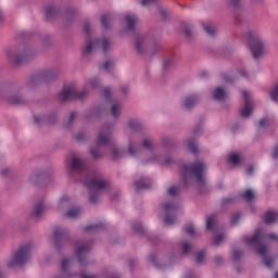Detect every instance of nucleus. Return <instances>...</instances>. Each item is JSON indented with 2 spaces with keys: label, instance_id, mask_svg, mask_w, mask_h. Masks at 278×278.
<instances>
[{
  "label": "nucleus",
  "instance_id": "2eb2a0df",
  "mask_svg": "<svg viewBox=\"0 0 278 278\" xmlns=\"http://www.w3.org/2000/svg\"><path fill=\"white\" fill-rule=\"evenodd\" d=\"M8 55H9V59L12 61V62H14V64H17V65H20V64H23V63H25V62H27V60H29V52H27V51H25V52H23L21 55H18V56H14V55H12V53H8Z\"/></svg>",
  "mask_w": 278,
  "mask_h": 278
},
{
  "label": "nucleus",
  "instance_id": "f3484780",
  "mask_svg": "<svg viewBox=\"0 0 278 278\" xmlns=\"http://www.w3.org/2000/svg\"><path fill=\"white\" fill-rule=\"evenodd\" d=\"M198 103H199V97H197V94L188 96L185 99V108L187 110H192V108H194V105H197Z\"/></svg>",
  "mask_w": 278,
  "mask_h": 278
},
{
  "label": "nucleus",
  "instance_id": "c03bdc74",
  "mask_svg": "<svg viewBox=\"0 0 278 278\" xmlns=\"http://www.w3.org/2000/svg\"><path fill=\"white\" fill-rule=\"evenodd\" d=\"M142 147H143L144 149H149V150L153 149V144L151 143V140H149V139H144V140H143Z\"/></svg>",
  "mask_w": 278,
  "mask_h": 278
},
{
  "label": "nucleus",
  "instance_id": "69168bd1",
  "mask_svg": "<svg viewBox=\"0 0 278 278\" xmlns=\"http://www.w3.org/2000/svg\"><path fill=\"white\" fill-rule=\"evenodd\" d=\"M268 238H269V240H278V237L275 233H269Z\"/></svg>",
  "mask_w": 278,
  "mask_h": 278
},
{
  "label": "nucleus",
  "instance_id": "3c124183",
  "mask_svg": "<svg viewBox=\"0 0 278 278\" xmlns=\"http://www.w3.org/2000/svg\"><path fill=\"white\" fill-rule=\"evenodd\" d=\"M112 155H114L115 157H121V155H123V151H121L116 148H113Z\"/></svg>",
  "mask_w": 278,
  "mask_h": 278
},
{
  "label": "nucleus",
  "instance_id": "ddd939ff",
  "mask_svg": "<svg viewBox=\"0 0 278 278\" xmlns=\"http://www.w3.org/2000/svg\"><path fill=\"white\" fill-rule=\"evenodd\" d=\"M91 245L90 243L81 244L76 250V255L78 257L79 264H86V257H88V253H90Z\"/></svg>",
  "mask_w": 278,
  "mask_h": 278
},
{
  "label": "nucleus",
  "instance_id": "7c9ffc66",
  "mask_svg": "<svg viewBox=\"0 0 278 278\" xmlns=\"http://www.w3.org/2000/svg\"><path fill=\"white\" fill-rule=\"evenodd\" d=\"M188 148H189V151H191V153H194V154H197L199 151V148L197 147V141H194V139H189Z\"/></svg>",
  "mask_w": 278,
  "mask_h": 278
},
{
  "label": "nucleus",
  "instance_id": "e2e57ef3",
  "mask_svg": "<svg viewBox=\"0 0 278 278\" xmlns=\"http://www.w3.org/2000/svg\"><path fill=\"white\" fill-rule=\"evenodd\" d=\"M75 116H77V113H72L70 115V125H72L73 121H75Z\"/></svg>",
  "mask_w": 278,
  "mask_h": 278
},
{
  "label": "nucleus",
  "instance_id": "6e6d98bb",
  "mask_svg": "<svg viewBox=\"0 0 278 278\" xmlns=\"http://www.w3.org/2000/svg\"><path fill=\"white\" fill-rule=\"evenodd\" d=\"M84 29L87 36H90V34H92V31L90 30V24H85Z\"/></svg>",
  "mask_w": 278,
  "mask_h": 278
},
{
  "label": "nucleus",
  "instance_id": "680f3d73",
  "mask_svg": "<svg viewBox=\"0 0 278 278\" xmlns=\"http://www.w3.org/2000/svg\"><path fill=\"white\" fill-rule=\"evenodd\" d=\"M84 138H86V135H84L81 132L76 136V140H78V142H81V140H84Z\"/></svg>",
  "mask_w": 278,
  "mask_h": 278
},
{
  "label": "nucleus",
  "instance_id": "c85d7f7f",
  "mask_svg": "<svg viewBox=\"0 0 278 278\" xmlns=\"http://www.w3.org/2000/svg\"><path fill=\"white\" fill-rule=\"evenodd\" d=\"M103 223L91 224L85 227V231H97V229H103Z\"/></svg>",
  "mask_w": 278,
  "mask_h": 278
},
{
  "label": "nucleus",
  "instance_id": "1a4fd4ad",
  "mask_svg": "<svg viewBox=\"0 0 278 278\" xmlns=\"http://www.w3.org/2000/svg\"><path fill=\"white\" fill-rule=\"evenodd\" d=\"M177 204H175V202H167L164 204V210H165V218H164V223L165 225H175V223L177 222V218H175V216H173L174 212H177Z\"/></svg>",
  "mask_w": 278,
  "mask_h": 278
},
{
  "label": "nucleus",
  "instance_id": "4d7b16f0",
  "mask_svg": "<svg viewBox=\"0 0 278 278\" xmlns=\"http://www.w3.org/2000/svg\"><path fill=\"white\" fill-rule=\"evenodd\" d=\"M233 198H226L223 200V205H229V203H233Z\"/></svg>",
  "mask_w": 278,
  "mask_h": 278
},
{
  "label": "nucleus",
  "instance_id": "f257e3e1",
  "mask_svg": "<svg viewBox=\"0 0 278 278\" xmlns=\"http://www.w3.org/2000/svg\"><path fill=\"white\" fill-rule=\"evenodd\" d=\"M70 175L71 177H75V175H78L76 181H83L86 188H88L90 194V203H97V201H99V197H101V192L110 187V182L103 180V178H101L99 174L90 173V169L88 168L86 162H83L77 156H74L72 159Z\"/></svg>",
  "mask_w": 278,
  "mask_h": 278
},
{
  "label": "nucleus",
  "instance_id": "9b49d317",
  "mask_svg": "<svg viewBox=\"0 0 278 278\" xmlns=\"http://www.w3.org/2000/svg\"><path fill=\"white\" fill-rule=\"evenodd\" d=\"M244 106L241 109L240 114L242 118H249L253 113V101L251 100V93L243 91Z\"/></svg>",
  "mask_w": 278,
  "mask_h": 278
},
{
  "label": "nucleus",
  "instance_id": "bf43d9fd",
  "mask_svg": "<svg viewBox=\"0 0 278 278\" xmlns=\"http://www.w3.org/2000/svg\"><path fill=\"white\" fill-rule=\"evenodd\" d=\"M64 203H68V197L64 195L60 199L59 205H64Z\"/></svg>",
  "mask_w": 278,
  "mask_h": 278
},
{
  "label": "nucleus",
  "instance_id": "5fc2aeb1",
  "mask_svg": "<svg viewBox=\"0 0 278 278\" xmlns=\"http://www.w3.org/2000/svg\"><path fill=\"white\" fill-rule=\"evenodd\" d=\"M90 85L92 86V88H98L99 87V79L92 78L90 80Z\"/></svg>",
  "mask_w": 278,
  "mask_h": 278
},
{
  "label": "nucleus",
  "instance_id": "a18cd8bd",
  "mask_svg": "<svg viewBox=\"0 0 278 278\" xmlns=\"http://www.w3.org/2000/svg\"><path fill=\"white\" fill-rule=\"evenodd\" d=\"M34 121H35L36 125H42V123H47V118L38 117L36 115H34Z\"/></svg>",
  "mask_w": 278,
  "mask_h": 278
},
{
  "label": "nucleus",
  "instance_id": "7ed1b4c3",
  "mask_svg": "<svg viewBox=\"0 0 278 278\" xmlns=\"http://www.w3.org/2000/svg\"><path fill=\"white\" fill-rule=\"evenodd\" d=\"M244 243L249 244L250 247H260L257 249L258 255H261L264 258L265 266L267 268H273V258L266 256L268 250L264 245V237H262V230H256L255 233L250 238L247 237L244 239Z\"/></svg>",
  "mask_w": 278,
  "mask_h": 278
},
{
  "label": "nucleus",
  "instance_id": "58836bf2",
  "mask_svg": "<svg viewBox=\"0 0 278 278\" xmlns=\"http://www.w3.org/2000/svg\"><path fill=\"white\" fill-rule=\"evenodd\" d=\"M241 216H242V214H240V213L232 214V216L230 218L231 225H236L238 223V220H240Z\"/></svg>",
  "mask_w": 278,
  "mask_h": 278
},
{
  "label": "nucleus",
  "instance_id": "ea45409f",
  "mask_svg": "<svg viewBox=\"0 0 278 278\" xmlns=\"http://www.w3.org/2000/svg\"><path fill=\"white\" fill-rule=\"evenodd\" d=\"M225 236L223 235H217L213 238V244H215L216 247H218V244H220V242H223Z\"/></svg>",
  "mask_w": 278,
  "mask_h": 278
},
{
  "label": "nucleus",
  "instance_id": "052dcab7",
  "mask_svg": "<svg viewBox=\"0 0 278 278\" xmlns=\"http://www.w3.org/2000/svg\"><path fill=\"white\" fill-rule=\"evenodd\" d=\"M232 3L233 8H240V0H230Z\"/></svg>",
  "mask_w": 278,
  "mask_h": 278
},
{
  "label": "nucleus",
  "instance_id": "4be33fe9",
  "mask_svg": "<svg viewBox=\"0 0 278 278\" xmlns=\"http://www.w3.org/2000/svg\"><path fill=\"white\" fill-rule=\"evenodd\" d=\"M128 127L132 131H140L142 129V124L138 119H130L128 123Z\"/></svg>",
  "mask_w": 278,
  "mask_h": 278
},
{
  "label": "nucleus",
  "instance_id": "2f4dec72",
  "mask_svg": "<svg viewBox=\"0 0 278 278\" xmlns=\"http://www.w3.org/2000/svg\"><path fill=\"white\" fill-rule=\"evenodd\" d=\"M214 223H216V216L212 215L211 217H207L206 219V229L210 231L214 230Z\"/></svg>",
  "mask_w": 278,
  "mask_h": 278
},
{
  "label": "nucleus",
  "instance_id": "f8f14e48",
  "mask_svg": "<svg viewBox=\"0 0 278 278\" xmlns=\"http://www.w3.org/2000/svg\"><path fill=\"white\" fill-rule=\"evenodd\" d=\"M53 238L55 249H60L61 244H64L66 238H68V230L58 227L54 229Z\"/></svg>",
  "mask_w": 278,
  "mask_h": 278
},
{
  "label": "nucleus",
  "instance_id": "f03ea898",
  "mask_svg": "<svg viewBox=\"0 0 278 278\" xmlns=\"http://www.w3.org/2000/svg\"><path fill=\"white\" fill-rule=\"evenodd\" d=\"M182 179L185 186H188L192 181V175L195 177L198 184H203V173H205V164L197 162L194 164L182 165Z\"/></svg>",
  "mask_w": 278,
  "mask_h": 278
},
{
  "label": "nucleus",
  "instance_id": "6e6552de",
  "mask_svg": "<svg viewBox=\"0 0 278 278\" xmlns=\"http://www.w3.org/2000/svg\"><path fill=\"white\" fill-rule=\"evenodd\" d=\"M112 142V126L106 124L102 126V129L98 136V147H103Z\"/></svg>",
  "mask_w": 278,
  "mask_h": 278
},
{
  "label": "nucleus",
  "instance_id": "72a5a7b5",
  "mask_svg": "<svg viewBox=\"0 0 278 278\" xmlns=\"http://www.w3.org/2000/svg\"><path fill=\"white\" fill-rule=\"evenodd\" d=\"M228 161L233 164V166H238L240 164V157L238 154H230Z\"/></svg>",
  "mask_w": 278,
  "mask_h": 278
},
{
  "label": "nucleus",
  "instance_id": "774afa93",
  "mask_svg": "<svg viewBox=\"0 0 278 278\" xmlns=\"http://www.w3.org/2000/svg\"><path fill=\"white\" fill-rule=\"evenodd\" d=\"M81 278H99V277L92 276V275H83Z\"/></svg>",
  "mask_w": 278,
  "mask_h": 278
},
{
  "label": "nucleus",
  "instance_id": "c756f323",
  "mask_svg": "<svg viewBox=\"0 0 278 278\" xmlns=\"http://www.w3.org/2000/svg\"><path fill=\"white\" fill-rule=\"evenodd\" d=\"M58 14V10L54 7H47L46 8V18H52Z\"/></svg>",
  "mask_w": 278,
  "mask_h": 278
},
{
  "label": "nucleus",
  "instance_id": "de8ad7c7",
  "mask_svg": "<svg viewBox=\"0 0 278 278\" xmlns=\"http://www.w3.org/2000/svg\"><path fill=\"white\" fill-rule=\"evenodd\" d=\"M204 257H205V253L204 252H199L198 255H197L195 262L198 264H201V262H203Z\"/></svg>",
  "mask_w": 278,
  "mask_h": 278
},
{
  "label": "nucleus",
  "instance_id": "e433bc0d",
  "mask_svg": "<svg viewBox=\"0 0 278 278\" xmlns=\"http://www.w3.org/2000/svg\"><path fill=\"white\" fill-rule=\"evenodd\" d=\"M270 98L274 101H278V84L273 88L270 92Z\"/></svg>",
  "mask_w": 278,
  "mask_h": 278
},
{
  "label": "nucleus",
  "instance_id": "423d86ee",
  "mask_svg": "<svg viewBox=\"0 0 278 278\" xmlns=\"http://www.w3.org/2000/svg\"><path fill=\"white\" fill-rule=\"evenodd\" d=\"M86 94H88V91L86 89L81 92H78L77 87H75V85H71L70 87L63 88L60 93V98L62 101H73L75 99H79V101H83Z\"/></svg>",
  "mask_w": 278,
  "mask_h": 278
},
{
  "label": "nucleus",
  "instance_id": "39448f33",
  "mask_svg": "<svg viewBox=\"0 0 278 278\" xmlns=\"http://www.w3.org/2000/svg\"><path fill=\"white\" fill-rule=\"evenodd\" d=\"M31 257V243H26L22 245L14 255V258L8 263L9 268H14V266H23L29 262Z\"/></svg>",
  "mask_w": 278,
  "mask_h": 278
},
{
  "label": "nucleus",
  "instance_id": "603ef678",
  "mask_svg": "<svg viewBox=\"0 0 278 278\" xmlns=\"http://www.w3.org/2000/svg\"><path fill=\"white\" fill-rule=\"evenodd\" d=\"M155 3V0H142L141 5L147 7V5H153Z\"/></svg>",
  "mask_w": 278,
  "mask_h": 278
},
{
  "label": "nucleus",
  "instance_id": "0e129e2a",
  "mask_svg": "<svg viewBox=\"0 0 278 278\" xmlns=\"http://www.w3.org/2000/svg\"><path fill=\"white\" fill-rule=\"evenodd\" d=\"M170 64H173V60L165 61L164 68H168V66H170Z\"/></svg>",
  "mask_w": 278,
  "mask_h": 278
},
{
  "label": "nucleus",
  "instance_id": "a19ab883",
  "mask_svg": "<svg viewBox=\"0 0 278 278\" xmlns=\"http://www.w3.org/2000/svg\"><path fill=\"white\" fill-rule=\"evenodd\" d=\"M185 231L189 236H194V225L189 224L188 226L185 227Z\"/></svg>",
  "mask_w": 278,
  "mask_h": 278
},
{
  "label": "nucleus",
  "instance_id": "37998d69",
  "mask_svg": "<svg viewBox=\"0 0 278 278\" xmlns=\"http://www.w3.org/2000/svg\"><path fill=\"white\" fill-rule=\"evenodd\" d=\"M134 231H136L137 233H144V228H142L141 224H137L132 226Z\"/></svg>",
  "mask_w": 278,
  "mask_h": 278
},
{
  "label": "nucleus",
  "instance_id": "b1692460",
  "mask_svg": "<svg viewBox=\"0 0 278 278\" xmlns=\"http://www.w3.org/2000/svg\"><path fill=\"white\" fill-rule=\"evenodd\" d=\"M101 23H102L104 29H109L110 24L112 23V15L110 13H106V14L102 15L101 16Z\"/></svg>",
  "mask_w": 278,
  "mask_h": 278
},
{
  "label": "nucleus",
  "instance_id": "aec40b11",
  "mask_svg": "<svg viewBox=\"0 0 278 278\" xmlns=\"http://www.w3.org/2000/svg\"><path fill=\"white\" fill-rule=\"evenodd\" d=\"M135 186L137 191L147 190V188H151V180L149 178L140 179L135 184Z\"/></svg>",
  "mask_w": 278,
  "mask_h": 278
},
{
  "label": "nucleus",
  "instance_id": "c9c22d12",
  "mask_svg": "<svg viewBox=\"0 0 278 278\" xmlns=\"http://www.w3.org/2000/svg\"><path fill=\"white\" fill-rule=\"evenodd\" d=\"M103 68L106 71V73H110L114 68V61H106Z\"/></svg>",
  "mask_w": 278,
  "mask_h": 278
},
{
  "label": "nucleus",
  "instance_id": "20e7f679",
  "mask_svg": "<svg viewBox=\"0 0 278 278\" xmlns=\"http://www.w3.org/2000/svg\"><path fill=\"white\" fill-rule=\"evenodd\" d=\"M245 38L248 40V47L251 50V53L254 58V60H257L264 53V41H262V38L257 33L248 31L245 35Z\"/></svg>",
  "mask_w": 278,
  "mask_h": 278
},
{
  "label": "nucleus",
  "instance_id": "4c0bfd02",
  "mask_svg": "<svg viewBox=\"0 0 278 278\" xmlns=\"http://www.w3.org/2000/svg\"><path fill=\"white\" fill-rule=\"evenodd\" d=\"M204 31H206L208 36H214V34H216V28H214V26L205 25Z\"/></svg>",
  "mask_w": 278,
  "mask_h": 278
},
{
  "label": "nucleus",
  "instance_id": "13d9d810",
  "mask_svg": "<svg viewBox=\"0 0 278 278\" xmlns=\"http://www.w3.org/2000/svg\"><path fill=\"white\" fill-rule=\"evenodd\" d=\"M260 127H266L268 125V118H263L258 122Z\"/></svg>",
  "mask_w": 278,
  "mask_h": 278
},
{
  "label": "nucleus",
  "instance_id": "79ce46f5",
  "mask_svg": "<svg viewBox=\"0 0 278 278\" xmlns=\"http://www.w3.org/2000/svg\"><path fill=\"white\" fill-rule=\"evenodd\" d=\"M177 192H179V187H177V186H172L168 189V194H170V197H175V194H177Z\"/></svg>",
  "mask_w": 278,
  "mask_h": 278
},
{
  "label": "nucleus",
  "instance_id": "a878e982",
  "mask_svg": "<svg viewBox=\"0 0 278 278\" xmlns=\"http://www.w3.org/2000/svg\"><path fill=\"white\" fill-rule=\"evenodd\" d=\"M144 37H137L136 39V49L139 53H144Z\"/></svg>",
  "mask_w": 278,
  "mask_h": 278
},
{
  "label": "nucleus",
  "instance_id": "4468645a",
  "mask_svg": "<svg viewBox=\"0 0 278 278\" xmlns=\"http://www.w3.org/2000/svg\"><path fill=\"white\" fill-rule=\"evenodd\" d=\"M51 79H55V72L49 71L45 74H38L33 77V81H51Z\"/></svg>",
  "mask_w": 278,
  "mask_h": 278
},
{
  "label": "nucleus",
  "instance_id": "0eeeda50",
  "mask_svg": "<svg viewBox=\"0 0 278 278\" xmlns=\"http://www.w3.org/2000/svg\"><path fill=\"white\" fill-rule=\"evenodd\" d=\"M100 45H102V50L104 51V53H108V51L110 49V40H108V38H104L102 40L94 39V40L89 41V43L87 45V47L84 50V53H92V51H97V49H99Z\"/></svg>",
  "mask_w": 278,
  "mask_h": 278
},
{
  "label": "nucleus",
  "instance_id": "473e14b6",
  "mask_svg": "<svg viewBox=\"0 0 278 278\" xmlns=\"http://www.w3.org/2000/svg\"><path fill=\"white\" fill-rule=\"evenodd\" d=\"M241 197L244 201H253L255 194L253 193V190L248 189Z\"/></svg>",
  "mask_w": 278,
  "mask_h": 278
},
{
  "label": "nucleus",
  "instance_id": "5701e85b",
  "mask_svg": "<svg viewBox=\"0 0 278 278\" xmlns=\"http://www.w3.org/2000/svg\"><path fill=\"white\" fill-rule=\"evenodd\" d=\"M81 214V208L80 207H72L68 210L67 214H65V216H67V218H77V216H79Z\"/></svg>",
  "mask_w": 278,
  "mask_h": 278
},
{
  "label": "nucleus",
  "instance_id": "338daca9",
  "mask_svg": "<svg viewBox=\"0 0 278 278\" xmlns=\"http://www.w3.org/2000/svg\"><path fill=\"white\" fill-rule=\"evenodd\" d=\"M185 34H186L187 37L192 36V31L190 30V28H186Z\"/></svg>",
  "mask_w": 278,
  "mask_h": 278
},
{
  "label": "nucleus",
  "instance_id": "cd10ccee",
  "mask_svg": "<svg viewBox=\"0 0 278 278\" xmlns=\"http://www.w3.org/2000/svg\"><path fill=\"white\" fill-rule=\"evenodd\" d=\"M128 151L130 155H138L140 153V147L132 143V141H129Z\"/></svg>",
  "mask_w": 278,
  "mask_h": 278
},
{
  "label": "nucleus",
  "instance_id": "f704fd0d",
  "mask_svg": "<svg viewBox=\"0 0 278 278\" xmlns=\"http://www.w3.org/2000/svg\"><path fill=\"white\" fill-rule=\"evenodd\" d=\"M68 266H71V258H65L61 262V268L63 273H66L68 270Z\"/></svg>",
  "mask_w": 278,
  "mask_h": 278
},
{
  "label": "nucleus",
  "instance_id": "dca6fc26",
  "mask_svg": "<svg viewBox=\"0 0 278 278\" xmlns=\"http://www.w3.org/2000/svg\"><path fill=\"white\" fill-rule=\"evenodd\" d=\"M278 213L275 211H267L264 215V223L266 225H273V223H277Z\"/></svg>",
  "mask_w": 278,
  "mask_h": 278
},
{
  "label": "nucleus",
  "instance_id": "6ab92c4d",
  "mask_svg": "<svg viewBox=\"0 0 278 278\" xmlns=\"http://www.w3.org/2000/svg\"><path fill=\"white\" fill-rule=\"evenodd\" d=\"M45 210H47L45 202L38 203L33 211V216H35V218H40V216L45 214Z\"/></svg>",
  "mask_w": 278,
  "mask_h": 278
},
{
  "label": "nucleus",
  "instance_id": "864d4df0",
  "mask_svg": "<svg viewBox=\"0 0 278 278\" xmlns=\"http://www.w3.org/2000/svg\"><path fill=\"white\" fill-rule=\"evenodd\" d=\"M182 249H184V253L188 254V252L190 251V243L189 242H185L182 244Z\"/></svg>",
  "mask_w": 278,
  "mask_h": 278
},
{
  "label": "nucleus",
  "instance_id": "bb28decb",
  "mask_svg": "<svg viewBox=\"0 0 278 278\" xmlns=\"http://www.w3.org/2000/svg\"><path fill=\"white\" fill-rule=\"evenodd\" d=\"M46 177H47V174L40 173L37 175H33L30 177V181H33V184H40V181H45Z\"/></svg>",
  "mask_w": 278,
  "mask_h": 278
},
{
  "label": "nucleus",
  "instance_id": "9d476101",
  "mask_svg": "<svg viewBox=\"0 0 278 278\" xmlns=\"http://www.w3.org/2000/svg\"><path fill=\"white\" fill-rule=\"evenodd\" d=\"M104 97H105V100L110 101L111 103V112H112L113 118H118V116H121V110L123 105L118 101L110 99V97H112V91H110V88L104 89Z\"/></svg>",
  "mask_w": 278,
  "mask_h": 278
},
{
  "label": "nucleus",
  "instance_id": "09e8293b",
  "mask_svg": "<svg viewBox=\"0 0 278 278\" xmlns=\"http://www.w3.org/2000/svg\"><path fill=\"white\" fill-rule=\"evenodd\" d=\"M149 261H150L151 264H153L154 266L160 267V266L157 265V256L151 254V255L149 256Z\"/></svg>",
  "mask_w": 278,
  "mask_h": 278
},
{
  "label": "nucleus",
  "instance_id": "a211bd4d",
  "mask_svg": "<svg viewBox=\"0 0 278 278\" xmlns=\"http://www.w3.org/2000/svg\"><path fill=\"white\" fill-rule=\"evenodd\" d=\"M227 97V92H225V89L223 87H217L213 92V98L216 101H225Z\"/></svg>",
  "mask_w": 278,
  "mask_h": 278
},
{
  "label": "nucleus",
  "instance_id": "49530a36",
  "mask_svg": "<svg viewBox=\"0 0 278 278\" xmlns=\"http://www.w3.org/2000/svg\"><path fill=\"white\" fill-rule=\"evenodd\" d=\"M90 153H91L92 157H94V160H97L103 155V154H101V152H99V150H94V149H91Z\"/></svg>",
  "mask_w": 278,
  "mask_h": 278
},
{
  "label": "nucleus",
  "instance_id": "393cba45",
  "mask_svg": "<svg viewBox=\"0 0 278 278\" xmlns=\"http://www.w3.org/2000/svg\"><path fill=\"white\" fill-rule=\"evenodd\" d=\"M126 21H127L128 29H134V27H136V23H138V16L127 15Z\"/></svg>",
  "mask_w": 278,
  "mask_h": 278
},
{
  "label": "nucleus",
  "instance_id": "412c9836",
  "mask_svg": "<svg viewBox=\"0 0 278 278\" xmlns=\"http://www.w3.org/2000/svg\"><path fill=\"white\" fill-rule=\"evenodd\" d=\"M7 99L9 103H13L14 105H23L25 103V99L21 96H9Z\"/></svg>",
  "mask_w": 278,
  "mask_h": 278
},
{
  "label": "nucleus",
  "instance_id": "8fccbe9b",
  "mask_svg": "<svg viewBox=\"0 0 278 278\" xmlns=\"http://www.w3.org/2000/svg\"><path fill=\"white\" fill-rule=\"evenodd\" d=\"M242 257V252L240 250H235L233 251V260L238 262Z\"/></svg>",
  "mask_w": 278,
  "mask_h": 278
}]
</instances>
